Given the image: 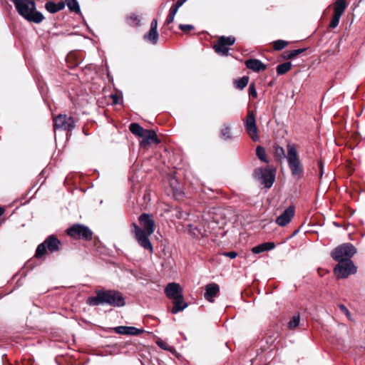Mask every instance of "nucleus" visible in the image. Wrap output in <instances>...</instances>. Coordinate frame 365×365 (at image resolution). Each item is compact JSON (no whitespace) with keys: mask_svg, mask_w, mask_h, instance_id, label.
<instances>
[{"mask_svg":"<svg viewBox=\"0 0 365 365\" xmlns=\"http://www.w3.org/2000/svg\"><path fill=\"white\" fill-rule=\"evenodd\" d=\"M158 31L149 30L148 33L145 34L144 39L150 41L152 44H156L158 40Z\"/></svg>","mask_w":365,"mask_h":365,"instance_id":"obj_24","label":"nucleus"},{"mask_svg":"<svg viewBox=\"0 0 365 365\" xmlns=\"http://www.w3.org/2000/svg\"><path fill=\"white\" fill-rule=\"evenodd\" d=\"M300 317L299 315L294 316L289 322V328H296L299 324Z\"/></svg>","mask_w":365,"mask_h":365,"instance_id":"obj_33","label":"nucleus"},{"mask_svg":"<svg viewBox=\"0 0 365 365\" xmlns=\"http://www.w3.org/2000/svg\"><path fill=\"white\" fill-rule=\"evenodd\" d=\"M130 131L135 135L142 138L144 137L146 130L136 123H133L129 125Z\"/></svg>","mask_w":365,"mask_h":365,"instance_id":"obj_21","label":"nucleus"},{"mask_svg":"<svg viewBox=\"0 0 365 365\" xmlns=\"http://www.w3.org/2000/svg\"><path fill=\"white\" fill-rule=\"evenodd\" d=\"M225 256L228 257L231 259H234L237 257V254L235 252H228L223 254Z\"/></svg>","mask_w":365,"mask_h":365,"instance_id":"obj_46","label":"nucleus"},{"mask_svg":"<svg viewBox=\"0 0 365 365\" xmlns=\"http://www.w3.org/2000/svg\"><path fill=\"white\" fill-rule=\"evenodd\" d=\"M339 309L340 311L344 314L347 318L349 319V320H351V313L349 311V309L346 308V307L344 304H339Z\"/></svg>","mask_w":365,"mask_h":365,"instance_id":"obj_39","label":"nucleus"},{"mask_svg":"<svg viewBox=\"0 0 365 365\" xmlns=\"http://www.w3.org/2000/svg\"><path fill=\"white\" fill-rule=\"evenodd\" d=\"M339 264L334 268V274L338 278H346L356 272V267L352 261H338Z\"/></svg>","mask_w":365,"mask_h":365,"instance_id":"obj_9","label":"nucleus"},{"mask_svg":"<svg viewBox=\"0 0 365 365\" xmlns=\"http://www.w3.org/2000/svg\"><path fill=\"white\" fill-rule=\"evenodd\" d=\"M18 13L26 20L36 24L41 23L44 17L43 14L36 11V3L33 0H11Z\"/></svg>","mask_w":365,"mask_h":365,"instance_id":"obj_2","label":"nucleus"},{"mask_svg":"<svg viewBox=\"0 0 365 365\" xmlns=\"http://www.w3.org/2000/svg\"><path fill=\"white\" fill-rule=\"evenodd\" d=\"M45 7L46 10L51 13L54 14L58 11L56 4L53 1H48L46 3Z\"/></svg>","mask_w":365,"mask_h":365,"instance_id":"obj_31","label":"nucleus"},{"mask_svg":"<svg viewBox=\"0 0 365 365\" xmlns=\"http://www.w3.org/2000/svg\"><path fill=\"white\" fill-rule=\"evenodd\" d=\"M318 166L319 168V178H322L324 175V163L322 160L318 161Z\"/></svg>","mask_w":365,"mask_h":365,"instance_id":"obj_42","label":"nucleus"},{"mask_svg":"<svg viewBox=\"0 0 365 365\" xmlns=\"http://www.w3.org/2000/svg\"><path fill=\"white\" fill-rule=\"evenodd\" d=\"M256 155L260 160L264 163H267L266 152L264 148L257 146L256 148Z\"/></svg>","mask_w":365,"mask_h":365,"instance_id":"obj_30","label":"nucleus"},{"mask_svg":"<svg viewBox=\"0 0 365 365\" xmlns=\"http://www.w3.org/2000/svg\"><path fill=\"white\" fill-rule=\"evenodd\" d=\"M165 292L166 296L172 300L183 296L181 287L175 282L168 284L165 289Z\"/></svg>","mask_w":365,"mask_h":365,"instance_id":"obj_14","label":"nucleus"},{"mask_svg":"<svg viewBox=\"0 0 365 365\" xmlns=\"http://www.w3.org/2000/svg\"><path fill=\"white\" fill-rule=\"evenodd\" d=\"M245 65L247 68L255 72L264 71L267 68V66L265 64H264L261 61L256 58H250L246 60Z\"/></svg>","mask_w":365,"mask_h":365,"instance_id":"obj_16","label":"nucleus"},{"mask_svg":"<svg viewBox=\"0 0 365 365\" xmlns=\"http://www.w3.org/2000/svg\"><path fill=\"white\" fill-rule=\"evenodd\" d=\"M56 6L58 9V11L63 9L65 8L66 5V0L64 1H59L58 3H56Z\"/></svg>","mask_w":365,"mask_h":365,"instance_id":"obj_43","label":"nucleus"},{"mask_svg":"<svg viewBox=\"0 0 365 365\" xmlns=\"http://www.w3.org/2000/svg\"><path fill=\"white\" fill-rule=\"evenodd\" d=\"M157 29H158V21L156 19H153L151 21L150 30L158 31Z\"/></svg>","mask_w":365,"mask_h":365,"instance_id":"obj_45","label":"nucleus"},{"mask_svg":"<svg viewBox=\"0 0 365 365\" xmlns=\"http://www.w3.org/2000/svg\"><path fill=\"white\" fill-rule=\"evenodd\" d=\"M346 8L345 0H336L334 6V14L341 16Z\"/></svg>","mask_w":365,"mask_h":365,"instance_id":"obj_22","label":"nucleus"},{"mask_svg":"<svg viewBox=\"0 0 365 365\" xmlns=\"http://www.w3.org/2000/svg\"><path fill=\"white\" fill-rule=\"evenodd\" d=\"M276 171L268 168H258L255 170V177L267 188H270L275 180Z\"/></svg>","mask_w":365,"mask_h":365,"instance_id":"obj_6","label":"nucleus"},{"mask_svg":"<svg viewBox=\"0 0 365 365\" xmlns=\"http://www.w3.org/2000/svg\"><path fill=\"white\" fill-rule=\"evenodd\" d=\"M177 12H178V10H176V9H174L173 7L170 9V14L166 19V23L168 24H171L174 21L175 16Z\"/></svg>","mask_w":365,"mask_h":365,"instance_id":"obj_37","label":"nucleus"},{"mask_svg":"<svg viewBox=\"0 0 365 365\" xmlns=\"http://www.w3.org/2000/svg\"><path fill=\"white\" fill-rule=\"evenodd\" d=\"M249 95H250V96H251L254 98H256L257 97V93L255 86L253 83L250 84L249 86Z\"/></svg>","mask_w":365,"mask_h":365,"instance_id":"obj_41","label":"nucleus"},{"mask_svg":"<svg viewBox=\"0 0 365 365\" xmlns=\"http://www.w3.org/2000/svg\"><path fill=\"white\" fill-rule=\"evenodd\" d=\"M235 42L234 36H221L218 38L217 43L214 45L213 48L217 53L221 56H227L230 50L228 46L233 45Z\"/></svg>","mask_w":365,"mask_h":365,"instance_id":"obj_12","label":"nucleus"},{"mask_svg":"<svg viewBox=\"0 0 365 365\" xmlns=\"http://www.w3.org/2000/svg\"><path fill=\"white\" fill-rule=\"evenodd\" d=\"M128 335L136 336V335H139L141 333H143V330L135 328L134 327H128Z\"/></svg>","mask_w":365,"mask_h":365,"instance_id":"obj_36","label":"nucleus"},{"mask_svg":"<svg viewBox=\"0 0 365 365\" xmlns=\"http://www.w3.org/2000/svg\"><path fill=\"white\" fill-rule=\"evenodd\" d=\"M248 81L249 78L247 76H243L235 81V86L240 90H242L247 86Z\"/></svg>","mask_w":365,"mask_h":365,"instance_id":"obj_27","label":"nucleus"},{"mask_svg":"<svg viewBox=\"0 0 365 365\" xmlns=\"http://www.w3.org/2000/svg\"><path fill=\"white\" fill-rule=\"evenodd\" d=\"M179 29L183 32H188L194 29V26L190 24H180Z\"/></svg>","mask_w":365,"mask_h":365,"instance_id":"obj_40","label":"nucleus"},{"mask_svg":"<svg viewBox=\"0 0 365 365\" xmlns=\"http://www.w3.org/2000/svg\"><path fill=\"white\" fill-rule=\"evenodd\" d=\"M274 154L279 160L284 158L287 159V155H285L284 148L279 145L274 146Z\"/></svg>","mask_w":365,"mask_h":365,"instance_id":"obj_28","label":"nucleus"},{"mask_svg":"<svg viewBox=\"0 0 365 365\" xmlns=\"http://www.w3.org/2000/svg\"><path fill=\"white\" fill-rule=\"evenodd\" d=\"M220 135L225 140H230L232 138L231 128L228 125H224L220 130Z\"/></svg>","mask_w":365,"mask_h":365,"instance_id":"obj_29","label":"nucleus"},{"mask_svg":"<svg viewBox=\"0 0 365 365\" xmlns=\"http://www.w3.org/2000/svg\"><path fill=\"white\" fill-rule=\"evenodd\" d=\"M287 45V42L283 40H277L274 42L273 47L277 51L283 49Z\"/></svg>","mask_w":365,"mask_h":365,"instance_id":"obj_34","label":"nucleus"},{"mask_svg":"<svg viewBox=\"0 0 365 365\" xmlns=\"http://www.w3.org/2000/svg\"><path fill=\"white\" fill-rule=\"evenodd\" d=\"M143 140L140 142V145L141 147H146L147 145L155 143H158L159 140H158L157 135L154 130H146L145 133L144 137H142Z\"/></svg>","mask_w":365,"mask_h":365,"instance_id":"obj_17","label":"nucleus"},{"mask_svg":"<svg viewBox=\"0 0 365 365\" xmlns=\"http://www.w3.org/2000/svg\"><path fill=\"white\" fill-rule=\"evenodd\" d=\"M156 344H157V345H158L159 347H160L162 349H163V350H166V351H168L171 352V353H172V354H176V350H175V349L173 346H171V345L168 344L167 342H165V341L161 340V339H160V340H158V341H156Z\"/></svg>","mask_w":365,"mask_h":365,"instance_id":"obj_26","label":"nucleus"},{"mask_svg":"<svg viewBox=\"0 0 365 365\" xmlns=\"http://www.w3.org/2000/svg\"><path fill=\"white\" fill-rule=\"evenodd\" d=\"M245 128L248 135L255 142L259 140L257 128L256 125L255 115L252 110H248L246 120H245Z\"/></svg>","mask_w":365,"mask_h":365,"instance_id":"obj_11","label":"nucleus"},{"mask_svg":"<svg viewBox=\"0 0 365 365\" xmlns=\"http://www.w3.org/2000/svg\"><path fill=\"white\" fill-rule=\"evenodd\" d=\"M187 0H178L175 5L173 8L178 11L179 8L183 5Z\"/></svg>","mask_w":365,"mask_h":365,"instance_id":"obj_44","label":"nucleus"},{"mask_svg":"<svg viewBox=\"0 0 365 365\" xmlns=\"http://www.w3.org/2000/svg\"><path fill=\"white\" fill-rule=\"evenodd\" d=\"M111 97H112V99H113V103L114 104L119 103V97L117 95H112Z\"/></svg>","mask_w":365,"mask_h":365,"instance_id":"obj_48","label":"nucleus"},{"mask_svg":"<svg viewBox=\"0 0 365 365\" xmlns=\"http://www.w3.org/2000/svg\"><path fill=\"white\" fill-rule=\"evenodd\" d=\"M287 150V161L291 174L295 179L299 180L304 174V167L298 155L297 146L289 143Z\"/></svg>","mask_w":365,"mask_h":365,"instance_id":"obj_3","label":"nucleus"},{"mask_svg":"<svg viewBox=\"0 0 365 365\" xmlns=\"http://www.w3.org/2000/svg\"><path fill=\"white\" fill-rule=\"evenodd\" d=\"M356 252V248L351 243H344L331 252V257L336 261H351V258Z\"/></svg>","mask_w":365,"mask_h":365,"instance_id":"obj_5","label":"nucleus"},{"mask_svg":"<svg viewBox=\"0 0 365 365\" xmlns=\"http://www.w3.org/2000/svg\"><path fill=\"white\" fill-rule=\"evenodd\" d=\"M340 18H341L340 16H337L336 14H333L332 19H331V20L330 21V24H329V27L331 28V29L336 28L339 25V21H340Z\"/></svg>","mask_w":365,"mask_h":365,"instance_id":"obj_35","label":"nucleus"},{"mask_svg":"<svg viewBox=\"0 0 365 365\" xmlns=\"http://www.w3.org/2000/svg\"><path fill=\"white\" fill-rule=\"evenodd\" d=\"M306 50H307V48H299V49L290 51L288 52L287 58H294L296 56H297L298 55H299L302 53H303L304 51H305Z\"/></svg>","mask_w":365,"mask_h":365,"instance_id":"obj_32","label":"nucleus"},{"mask_svg":"<svg viewBox=\"0 0 365 365\" xmlns=\"http://www.w3.org/2000/svg\"><path fill=\"white\" fill-rule=\"evenodd\" d=\"M292 68L291 62L281 63L277 66V73L278 75H283L288 72Z\"/></svg>","mask_w":365,"mask_h":365,"instance_id":"obj_25","label":"nucleus"},{"mask_svg":"<svg viewBox=\"0 0 365 365\" xmlns=\"http://www.w3.org/2000/svg\"><path fill=\"white\" fill-rule=\"evenodd\" d=\"M172 301L173 307L171 309V312L173 314L183 311L188 306L187 303L184 301L183 296L173 299Z\"/></svg>","mask_w":365,"mask_h":365,"instance_id":"obj_18","label":"nucleus"},{"mask_svg":"<svg viewBox=\"0 0 365 365\" xmlns=\"http://www.w3.org/2000/svg\"><path fill=\"white\" fill-rule=\"evenodd\" d=\"M294 215V207H288L279 217L276 219V223L282 227L289 224Z\"/></svg>","mask_w":365,"mask_h":365,"instance_id":"obj_13","label":"nucleus"},{"mask_svg":"<svg viewBox=\"0 0 365 365\" xmlns=\"http://www.w3.org/2000/svg\"><path fill=\"white\" fill-rule=\"evenodd\" d=\"M4 212V209L1 207H0V216L3 215Z\"/></svg>","mask_w":365,"mask_h":365,"instance_id":"obj_49","label":"nucleus"},{"mask_svg":"<svg viewBox=\"0 0 365 365\" xmlns=\"http://www.w3.org/2000/svg\"><path fill=\"white\" fill-rule=\"evenodd\" d=\"M130 19L131 20H133V21H135V25H138V24H139V23H140V19H139V18H138V16H135V15L130 16Z\"/></svg>","mask_w":365,"mask_h":365,"instance_id":"obj_47","label":"nucleus"},{"mask_svg":"<svg viewBox=\"0 0 365 365\" xmlns=\"http://www.w3.org/2000/svg\"><path fill=\"white\" fill-rule=\"evenodd\" d=\"M67 235L72 238L89 240L92 238L93 232L86 226L75 224L67 230Z\"/></svg>","mask_w":365,"mask_h":365,"instance_id":"obj_7","label":"nucleus"},{"mask_svg":"<svg viewBox=\"0 0 365 365\" xmlns=\"http://www.w3.org/2000/svg\"><path fill=\"white\" fill-rule=\"evenodd\" d=\"M54 128L63 130L71 131L76 127L77 120L66 115L59 114L54 118Z\"/></svg>","mask_w":365,"mask_h":365,"instance_id":"obj_10","label":"nucleus"},{"mask_svg":"<svg viewBox=\"0 0 365 365\" xmlns=\"http://www.w3.org/2000/svg\"><path fill=\"white\" fill-rule=\"evenodd\" d=\"M275 247V244L272 242H264L252 248L254 254H259L265 251H269Z\"/></svg>","mask_w":365,"mask_h":365,"instance_id":"obj_19","label":"nucleus"},{"mask_svg":"<svg viewBox=\"0 0 365 365\" xmlns=\"http://www.w3.org/2000/svg\"><path fill=\"white\" fill-rule=\"evenodd\" d=\"M104 304H109L113 307H121L125 304V300L122 294L118 291L105 290L103 291Z\"/></svg>","mask_w":365,"mask_h":365,"instance_id":"obj_8","label":"nucleus"},{"mask_svg":"<svg viewBox=\"0 0 365 365\" xmlns=\"http://www.w3.org/2000/svg\"><path fill=\"white\" fill-rule=\"evenodd\" d=\"M61 241L54 235H49L42 243L38 245L36 248L35 257L41 258L44 255L47 250L50 252H57L60 249Z\"/></svg>","mask_w":365,"mask_h":365,"instance_id":"obj_4","label":"nucleus"},{"mask_svg":"<svg viewBox=\"0 0 365 365\" xmlns=\"http://www.w3.org/2000/svg\"><path fill=\"white\" fill-rule=\"evenodd\" d=\"M115 333L119 334L128 335V327L126 326H118L114 328Z\"/></svg>","mask_w":365,"mask_h":365,"instance_id":"obj_38","label":"nucleus"},{"mask_svg":"<svg viewBox=\"0 0 365 365\" xmlns=\"http://www.w3.org/2000/svg\"><path fill=\"white\" fill-rule=\"evenodd\" d=\"M220 293V287L216 283H210L205 286L204 297L210 302H214V298Z\"/></svg>","mask_w":365,"mask_h":365,"instance_id":"obj_15","label":"nucleus"},{"mask_svg":"<svg viewBox=\"0 0 365 365\" xmlns=\"http://www.w3.org/2000/svg\"><path fill=\"white\" fill-rule=\"evenodd\" d=\"M96 296L89 297L87 299L86 303L90 306H98L104 304L103 290L96 291Z\"/></svg>","mask_w":365,"mask_h":365,"instance_id":"obj_20","label":"nucleus"},{"mask_svg":"<svg viewBox=\"0 0 365 365\" xmlns=\"http://www.w3.org/2000/svg\"><path fill=\"white\" fill-rule=\"evenodd\" d=\"M66 5L71 12L81 14V9L77 0H66Z\"/></svg>","mask_w":365,"mask_h":365,"instance_id":"obj_23","label":"nucleus"},{"mask_svg":"<svg viewBox=\"0 0 365 365\" xmlns=\"http://www.w3.org/2000/svg\"><path fill=\"white\" fill-rule=\"evenodd\" d=\"M138 221L140 226L135 222L131 224V231L139 245L152 253L153 249L149 237L154 232L155 221L152 215L148 213L140 215Z\"/></svg>","mask_w":365,"mask_h":365,"instance_id":"obj_1","label":"nucleus"}]
</instances>
